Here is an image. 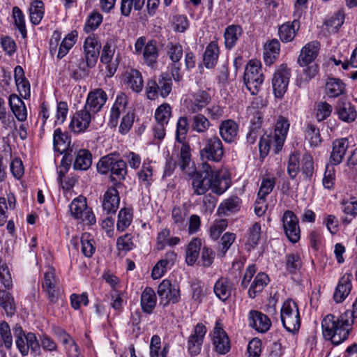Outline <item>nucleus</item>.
Wrapping results in <instances>:
<instances>
[{
    "instance_id": "f257e3e1",
    "label": "nucleus",
    "mask_w": 357,
    "mask_h": 357,
    "mask_svg": "<svg viewBox=\"0 0 357 357\" xmlns=\"http://www.w3.org/2000/svg\"><path fill=\"white\" fill-rule=\"evenodd\" d=\"M191 179L192 192L196 195H204L209 189L215 194L222 195L230 186L229 179L207 162L202 164Z\"/></svg>"
},
{
    "instance_id": "f03ea898",
    "label": "nucleus",
    "mask_w": 357,
    "mask_h": 357,
    "mask_svg": "<svg viewBox=\"0 0 357 357\" xmlns=\"http://www.w3.org/2000/svg\"><path fill=\"white\" fill-rule=\"evenodd\" d=\"M357 318V297L353 303V310L346 311L340 317L329 314L321 321L324 337L337 345L344 341L351 331L354 319Z\"/></svg>"
},
{
    "instance_id": "7ed1b4c3",
    "label": "nucleus",
    "mask_w": 357,
    "mask_h": 357,
    "mask_svg": "<svg viewBox=\"0 0 357 357\" xmlns=\"http://www.w3.org/2000/svg\"><path fill=\"white\" fill-rule=\"evenodd\" d=\"M97 171L105 175L110 172V180L115 185H121V181L126 178L128 173L127 164L122 159H116L113 155L109 154L100 158L96 165Z\"/></svg>"
},
{
    "instance_id": "20e7f679",
    "label": "nucleus",
    "mask_w": 357,
    "mask_h": 357,
    "mask_svg": "<svg viewBox=\"0 0 357 357\" xmlns=\"http://www.w3.org/2000/svg\"><path fill=\"white\" fill-rule=\"evenodd\" d=\"M243 79L246 88L251 94H257L264 80L260 62L258 61H250L247 64Z\"/></svg>"
},
{
    "instance_id": "39448f33",
    "label": "nucleus",
    "mask_w": 357,
    "mask_h": 357,
    "mask_svg": "<svg viewBox=\"0 0 357 357\" xmlns=\"http://www.w3.org/2000/svg\"><path fill=\"white\" fill-rule=\"evenodd\" d=\"M224 153L222 142L218 136L204 139L203 147L199 151L200 158L204 161V162L207 161L218 162L222 159Z\"/></svg>"
},
{
    "instance_id": "423d86ee",
    "label": "nucleus",
    "mask_w": 357,
    "mask_h": 357,
    "mask_svg": "<svg viewBox=\"0 0 357 357\" xmlns=\"http://www.w3.org/2000/svg\"><path fill=\"white\" fill-rule=\"evenodd\" d=\"M280 317L283 326L287 331L294 333L298 331L301 319L298 308L295 302L289 300L283 303Z\"/></svg>"
},
{
    "instance_id": "0eeeda50",
    "label": "nucleus",
    "mask_w": 357,
    "mask_h": 357,
    "mask_svg": "<svg viewBox=\"0 0 357 357\" xmlns=\"http://www.w3.org/2000/svg\"><path fill=\"white\" fill-rule=\"evenodd\" d=\"M281 221L287 238L293 243H297L301 238L298 217L293 211L287 210L283 213Z\"/></svg>"
},
{
    "instance_id": "6e6552de",
    "label": "nucleus",
    "mask_w": 357,
    "mask_h": 357,
    "mask_svg": "<svg viewBox=\"0 0 357 357\" xmlns=\"http://www.w3.org/2000/svg\"><path fill=\"white\" fill-rule=\"evenodd\" d=\"M291 75L286 64L280 65L273 74L272 86L276 98H281L286 93Z\"/></svg>"
},
{
    "instance_id": "1a4fd4ad",
    "label": "nucleus",
    "mask_w": 357,
    "mask_h": 357,
    "mask_svg": "<svg viewBox=\"0 0 357 357\" xmlns=\"http://www.w3.org/2000/svg\"><path fill=\"white\" fill-rule=\"evenodd\" d=\"M160 304L167 306L170 303H176L180 300V289L178 285L172 284L167 279L163 280L158 285L157 290Z\"/></svg>"
},
{
    "instance_id": "9d476101",
    "label": "nucleus",
    "mask_w": 357,
    "mask_h": 357,
    "mask_svg": "<svg viewBox=\"0 0 357 357\" xmlns=\"http://www.w3.org/2000/svg\"><path fill=\"white\" fill-rule=\"evenodd\" d=\"M116 52V45L107 43L102 47L100 54L101 63L106 64V77H112L118 68L120 56L116 54L114 59H113Z\"/></svg>"
},
{
    "instance_id": "9b49d317",
    "label": "nucleus",
    "mask_w": 357,
    "mask_h": 357,
    "mask_svg": "<svg viewBox=\"0 0 357 357\" xmlns=\"http://www.w3.org/2000/svg\"><path fill=\"white\" fill-rule=\"evenodd\" d=\"M96 114L89 109L85 105L74 114L70 127L75 132H80L87 129Z\"/></svg>"
},
{
    "instance_id": "f8f14e48",
    "label": "nucleus",
    "mask_w": 357,
    "mask_h": 357,
    "mask_svg": "<svg viewBox=\"0 0 357 357\" xmlns=\"http://www.w3.org/2000/svg\"><path fill=\"white\" fill-rule=\"evenodd\" d=\"M84 59L88 68H93L98 61L101 48L100 43L94 35L86 38L84 43Z\"/></svg>"
},
{
    "instance_id": "ddd939ff",
    "label": "nucleus",
    "mask_w": 357,
    "mask_h": 357,
    "mask_svg": "<svg viewBox=\"0 0 357 357\" xmlns=\"http://www.w3.org/2000/svg\"><path fill=\"white\" fill-rule=\"evenodd\" d=\"M206 333V328L202 324H197L195 326L188 340V350L190 356H195L200 353Z\"/></svg>"
},
{
    "instance_id": "4468645a",
    "label": "nucleus",
    "mask_w": 357,
    "mask_h": 357,
    "mask_svg": "<svg viewBox=\"0 0 357 357\" xmlns=\"http://www.w3.org/2000/svg\"><path fill=\"white\" fill-rule=\"evenodd\" d=\"M352 278V275L347 273L340 278L333 295V298L336 303H342L351 294Z\"/></svg>"
},
{
    "instance_id": "2eb2a0df",
    "label": "nucleus",
    "mask_w": 357,
    "mask_h": 357,
    "mask_svg": "<svg viewBox=\"0 0 357 357\" xmlns=\"http://www.w3.org/2000/svg\"><path fill=\"white\" fill-rule=\"evenodd\" d=\"M107 100V93L102 89H96L88 93L84 105L96 114L102 109Z\"/></svg>"
},
{
    "instance_id": "dca6fc26",
    "label": "nucleus",
    "mask_w": 357,
    "mask_h": 357,
    "mask_svg": "<svg viewBox=\"0 0 357 357\" xmlns=\"http://www.w3.org/2000/svg\"><path fill=\"white\" fill-rule=\"evenodd\" d=\"M320 49V43L313 40L307 43L301 51L298 58V63L301 66L305 67L312 63L317 58Z\"/></svg>"
},
{
    "instance_id": "f3484780",
    "label": "nucleus",
    "mask_w": 357,
    "mask_h": 357,
    "mask_svg": "<svg viewBox=\"0 0 357 357\" xmlns=\"http://www.w3.org/2000/svg\"><path fill=\"white\" fill-rule=\"evenodd\" d=\"M289 128V123L283 116H279L275 124L273 139L275 143V153L282 149Z\"/></svg>"
},
{
    "instance_id": "a211bd4d",
    "label": "nucleus",
    "mask_w": 357,
    "mask_h": 357,
    "mask_svg": "<svg viewBox=\"0 0 357 357\" xmlns=\"http://www.w3.org/2000/svg\"><path fill=\"white\" fill-rule=\"evenodd\" d=\"M249 326L259 333H266L271 326L270 319L261 312L250 310L248 314Z\"/></svg>"
},
{
    "instance_id": "6ab92c4d",
    "label": "nucleus",
    "mask_w": 357,
    "mask_h": 357,
    "mask_svg": "<svg viewBox=\"0 0 357 357\" xmlns=\"http://www.w3.org/2000/svg\"><path fill=\"white\" fill-rule=\"evenodd\" d=\"M120 204L119 193L116 187H109L105 192L102 201V208L107 214L114 213Z\"/></svg>"
},
{
    "instance_id": "aec40b11",
    "label": "nucleus",
    "mask_w": 357,
    "mask_h": 357,
    "mask_svg": "<svg viewBox=\"0 0 357 357\" xmlns=\"http://www.w3.org/2000/svg\"><path fill=\"white\" fill-rule=\"evenodd\" d=\"M213 344L216 351L220 354H225L230 349L229 338L221 325L216 322L213 332Z\"/></svg>"
},
{
    "instance_id": "412c9836",
    "label": "nucleus",
    "mask_w": 357,
    "mask_h": 357,
    "mask_svg": "<svg viewBox=\"0 0 357 357\" xmlns=\"http://www.w3.org/2000/svg\"><path fill=\"white\" fill-rule=\"evenodd\" d=\"M219 133L226 143H232L237 139L238 125L232 119L224 120L219 126Z\"/></svg>"
},
{
    "instance_id": "4be33fe9",
    "label": "nucleus",
    "mask_w": 357,
    "mask_h": 357,
    "mask_svg": "<svg viewBox=\"0 0 357 357\" xmlns=\"http://www.w3.org/2000/svg\"><path fill=\"white\" fill-rule=\"evenodd\" d=\"M127 104V96L124 93L118 94L110 112L109 125L111 127L117 126L120 115L125 112Z\"/></svg>"
},
{
    "instance_id": "5701e85b",
    "label": "nucleus",
    "mask_w": 357,
    "mask_h": 357,
    "mask_svg": "<svg viewBox=\"0 0 357 357\" xmlns=\"http://www.w3.org/2000/svg\"><path fill=\"white\" fill-rule=\"evenodd\" d=\"M43 287L46 290L49 299L53 303L56 302L58 298L59 291L56 289V280L54 268L48 267L47 271L45 273Z\"/></svg>"
},
{
    "instance_id": "b1692460",
    "label": "nucleus",
    "mask_w": 357,
    "mask_h": 357,
    "mask_svg": "<svg viewBox=\"0 0 357 357\" xmlns=\"http://www.w3.org/2000/svg\"><path fill=\"white\" fill-rule=\"evenodd\" d=\"M291 22H286L282 24L278 29V34L280 38L283 43H289L294 40L297 31L300 28V22L298 17Z\"/></svg>"
},
{
    "instance_id": "393cba45",
    "label": "nucleus",
    "mask_w": 357,
    "mask_h": 357,
    "mask_svg": "<svg viewBox=\"0 0 357 357\" xmlns=\"http://www.w3.org/2000/svg\"><path fill=\"white\" fill-rule=\"evenodd\" d=\"M126 83L133 92L140 93L144 88L142 73L137 69L131 68L126 72Z\"/></svg>"
},
{
    "instance_id": "a878e982",
    "label": "nucleus",
    "mask_w": 357,
    "mask_h": 357,
    "mask_svg": "<svg viewBox=\"0 0 357 357\" xmlns=\"http://www.w3.org/2000/svg\"><path fill=\"white\" fill-rule=\"evenodd\" d=\"M234 284L227 278H221L216 281L213 291L216 296L222 301H227L231 295Z\"/></svg>"
},
{
    "instance_id": "bb28decb",
    "label": "nucleus",
    "mask_w": 357,
    "mask_h": 357,
    "mask_svg": "<svg viewBox=\"0 0 357 357\" xmlns=\"http://www.w3.org/2000/svg\"><path fill=\"white\" fill-rule=\"evenodd\" d=\"M211 101V96L206 91H199L193 95V100L188 105V110L192 114L197 113Z\"/></svg>"
},
{
    "instance_id": "cd10ccee",
    "label": "nucleus",
    "mask_w": 357,
    "mask_h": 357,
    "mask_svg": "<svg viewBox=\"0 0 357 357\" xmlns=\"http://www.w3.org/2000/svg\"><path fill=\"white\" fill-rule=\"evenodd\" d=\"M73 169L85 171L90 168L92 164V155L89 150L79 149L74 153Z\"/></svg>"
},
{
    "instance_id": "c85d7f7f",
    "label": "nucleus",
    "mask_w": 357,
    "mask_h": 357,
    "mask_svg": "<svg viewBox=\"0 0 357 357\" xmlns=\"http://www.w3.org/2000/svg\"><path fill=\"white\" fill-rule=\"evenodd\" d=\"M348 142L346 138L335 139L333 142V149L331 153V161L334 165H339L346 153Z\"/></svg>"
},
{
    "instance_id": "c756f323",
    "label": "nucleus",
    "mask_w": 357,
    "mask_h": 357,
    "mask_svg": "<svg viewBox=\"0 0 357 357\" xmlns=\"http://www.w3.org/2000/svg\"><path fill=\"white\" fill-rule=\"evenodd\" d=\"M338 117L344 122H352L356 117V111L354 106L348 101L341 100L337 106Z\"/></svg>"
},
{
    "instance_id": "7c9ffc66",
    "label": "nucleus",
    "mask_w": 357,
    "mask_h": 357,
    "mask_svg": "<svg viewBox=\"0 0 357 357\" xmlns=\"http://www.w3.org/2000/svg\"><path fill=\"white\" fill-rule=\"evenodd\" d=\"M157 297L151 287H146L141 295V306L142 310L148 314L153 312L155 307Z\"/></svg>"
},
{
    "instance_id": "2f4dec72",
    "label": "nucleus",
    "mask_w": 357,
    "mask_h": 357,
    "mask_svg": "<svg viewBox=\"0 0 357 357\" xmlns=\"http://www.w3.org/2000/svg\"><path fill=\"white\" fill-rule=\"evenodd\" d=\"M243 33V29L240 25L231 24L228 26L224 33L225 44L226 48L230 50L233 48L238 38Z\"/></svg>"
},
{
    "instance_id": "473e14b6",
    "label": "nucleus",
    "mask_w": 357,
    "mask_h": 357,
    "mask_svg": "<svg viewBox=\"0 0 357 357\" xmlns=\"http://www.w3.org/2000/svg\"><path fill=\"white\" fill-rule=\"evenodd\" d=\"M70 144V138L66 132H62L60 128H56L54 132L53 144L55 151L63 153L68 149Z\"/></svg>"
},
{
    "instance_id": "72a5a7b5",
    "label": "nucleus",
    "mask_w": 357,
    "mask_h": 357,
    "mask_svg": "<svg viewBox=\"0 0 357 357\" xmlns=\"http://www.w3.org/2000/svg\"><path fill=\"white\" fill-rule=\"evenodd\" d=\"M262 116L257 114L251 119V125L246 135L247 142L253 144L259 137H261L263 130L261 129Z\"/></svg>"
},
{
    "instance_id": "f704fd0d",
    "label": "nucleus",
    "mask_w": 357,
    "mask_h": 357,
    "mask_svg": "<svg viewBox=\"0 0 357 357\" xmlns=\"http://www.w3.org/2000/svg\"><path fill=\"white\" fill-rule=\"evenodd\" d=\"M144 63L151 67L156 64L159 56L157 42L154 40H149L142 52Z\"/></svg>"
},
{
    "instance_id": "c9c22d12",
    "label": "nucleus",
    "mask_w": 357,
    "mask_h": 357,
    "mask_svg": "<svg viewBox=\"0 0 357 357\" xmlns=\"http://www.w3.org/2000/svg\"><path fill=\"white\" fill-rule=\"evenodd\" d=\"M269 278L264 273H259L252 281L249 289L248 296L251 298H255L259 293H261L264 287L268 284Z\"/></svg>"
},
{
    "instance_id": "e433bc0d",
    "label": "nucleus",
    "mask_w": 357,
    "mask_h": 357,
    "mask_svg": "<svg viewBox=\"0 0 357 357\" xmlns=\"http://www.w3.org/2000/svg\"><path fill=\"white\" fill-rule=\"evenodd\" d=\"M219 47L216 42H211L206 47L204 54V64L207 68H213L218 61Z\"/></svg>"
},
{
    "instance_id": "4c0bfd02",
    "label": "nucleus",
    "mask_w": 357,
    "mask_h": 357,
    "mask_svg": "<svg viewBox=\"0 0 357 357\" xmlns=\"http://www.w3.org/2000/svg\"><path fill=\"white\" fill-rule=\"evenodd\" d=\"M280 52V43L278 40L273 39L266 43L264 49V60L266 65L273 63Z\"/></svg>"
},
{
    "instance_id": "58836bf2",
    "label": "nucleus",
    "mask_w": 357,
    "mask_h": 357,
    "mask_svg": "<svg viewBox=\"0 0 357 357\" xmlns=\"http://www.w3.org/2000/svg\"><path fill=\"white\" fill-rule=\"evenodd\" d=\"M202 248V240L199 238H194L188 243L185 252V261L192 266L198 259L199 253Z\"/></svg>"
},
{
    "instance_id": "ea45409f",
    "label": "nucleus",
    "mask_w": 357,
    "mask_h": 357,
    "mask_svg": "<svg viewBox=\"0 0 357 357\" xmlns=\"http://www.w3.org/2000/svg\"><path fill=\"white\" fill-rule=\"evenodd\" d=\"M345 85L337 78H328L326 84V93L331 98H336L344 93Z\"/></svg>"
},
{
    "instance_id": "a19ab883",
    "label": "nucleus",
    "mask_w": 357,
    "mask_h": 357,
    "mask_svg": "<svg viewBox=\"0 0 357 357\" xmlns=\"http://www.w3.org/2000/svg\"><path fill=\"white\" fill-rule=\"evenodd\" d=\"M86 199L79 196L73 200L70 204V211L74 218L79 220L82 214L88 209Z\"/></svg>"
},
{
    "instance_id": "79ce46f5",
    "label": "nucleus",
    "mask_w": 357,
    "mask_h": 357,
    "mask_svg": "<svg viewBox=\"0 0 357 357\" xmlns=\"http://www.w3.org/2000/svg\"><path fill=\"white\" fill-rule=\"evenodd\" d=\"M44 3L40 0L33 1L29 8L30 20L33 24H38L44 16Z\"/></svg>"
},
{
    "instance_id": "37998d69",
    "label": "nucleus",
    "mask_w": 357,
    "mask_h": 357,
    "mask_svg": "<svg viewBox=\"0 0 357 357\" xmlns=\"http://www.w3.org/2000/svg\"><path fill=\"white\" fill-rule=\"evenodd\" d=\"M211 126L209 120L203 114H197L192 116L191 128L198 133L206 132Z\"/></svg>"
},
{
    "instance_id": "c03bdc74",
    "label": "nucleus",
    "mask_w": 357,
    "mask_h": 357,
    "mask_svg": "<svg viewBox=\"0 0 357 357\" xmlns=\"http://www.w3.org/2000/svg\"><path fill=\"white\" fill-rule=\"evenodd\" d=\"M0 306L5 310L8 316H12L15 312V305L12 295L4 290H0Z\"/></svg>"
},
{
    "instance_id": "a18cd8bd",
    "label": "nucleus",
    "mask_w": 357,
    "mask_h": 357,
    "mask_svg": "<svg viewBox=\"0 0 357 357\" xmlns=\"http://www.w3.org/2000/svg\"><path fill=\"white\" fill-rule=\"evenodd\" d=\"M139 182L144 183L146 186H149L153 181V167L151 162L144 161L141 169L137 173Z\"/></svg>"
},
{
    "instance_id": "49530a36",
    "label": "nucleus",
    "mask_w": 357,
    "mask_h": 357,
    "mask_svg": "<svg viewBox=\"0 0 357 357\" xmlns=\"http://www.w3.org/2000/svg\"><path fill=\"white\" fill-rule=\"evenodd\" d=\"M132 220V213L130 209L122 208L118 215V221L116 224L117 229L123 231L131 224Z\"/></svg>"
},
{
    "instance_id": "de8ad7c7",
    "label": "nucleus",
    "mask_w": 357,
    "mask_h": 357,
    "mask_svg": "<svg viewBox=\"0 0 357 357\" xmlns=\"http://www.w3.org/2000/svg\"><path fill=\"white\" fill-rule=\"evenodd\" d=\"M286 270L290 273H295L299 271L302 266L301 257L297 253H290L285 257Z\"/></svg>"
},
{
    "instance_id": "09e8293b",
    "label": "nucleus",
    "mask_w": 357,
    "mask_h": 357,
    "mask_svg": "<svg viewBox=\"0 0 357 357\" xmlns=\"http://www.w3.org/2000/svg\"><path fill=\"white\" fill-rule=\"evenodd\" d=\"M146 0H121V13L124 16H129L132 7L136 10L142 9Z\"/></svg>"
},
{
    "instance_id": "8fccbe9b",
    "label": "nucleus",
    "mask_w": 357,
    "mask_h": 357,
    "mask_svg": "<svg viewBox=\"0 0 357 357\" xmlns=\"http://www.w3.org/2000/svg\"><path fill=\"white\" fill-rule=\"evenodd\" d=\"M76 38L77 34H75L73 32L68 34L63 38L59 48V52L57 54L58 59H62L67 54L69 50L75 44Z\"/></svg>"
},
{
    "instance_id": "3c124183",
    "label": "nucleus",
    "mask_w": 357,
    "mask_h": 357,
    "mask_svg": "<svg viewBox=\"0 0 357 357\" xmlns=\"http://www.w3.org/2000/svg\"><path fill=\"white\" fill-rule=\"evenodd\" d=\"M186 213L185 210L178 206H174L172 211V217L174 221V225L178 228V230H185L187 222L185 220Z\"/></svg>"
},
{
    "instance_id": "603ef678",
    "label": "nucleus",
    "mask_w": 357,
    "mask_h": 357,
    "mask_svg": "<svg viewBox=\"0 0 357 357\" xmlns=\"http://www.w3.org/2000/svg\"><path fill=\"white\" fill-rule=\"evenodd\" d=\"M13 17L15 26L20 31L23 38L26 37V29L25 26L24 16L21 9L15 6L13 8Z\"/></svg>"
},
{
    "instance_id": "864d4df0",
    "label": "nucleus",
    "mask_w": 357,
    "mask_h": 357,
    "mask_svg": "<svg viewBox=\"0 0 357 357\" xmlns=\"http://www.w3.org/2000/svg\"><path fill=\"white\" fill-rule=\"evenodd\" d=\"M189 130V123L187 117L181 116L176 123V139L183 142L185 139L186 134Z\"/></svg>"
},
{
    "instance_id": "5fc2aeb1",
    "label": "nucleus",
    "mask_w": 357,
    "mask_h": 357,
    "mask_svg": "<svg viewBox=\"0 0 357 357\" xmlns=\"http://www.w3.org/2000/svg\"><path fill=\"white\" fill-rule=\"evenodd\" d=\"M25 337L27 347V355L29 350L34 356H40L41 354L40 342L37 340L36 335L33 333H28Z\"/></svg>"
},
{
    "instance_id": "6e6d98bb",
    "label": "nucleus",
    "mask_w": 357,
    "mask_h": 357,
    "mask_svg": "<svg viewBox=\"0 0 357 357\" xmlns=\"http://www.w3.org/2000/svg\"><path fill=\"white\" fill-rule=\"evenodd\" d=\"M172 115V108L169 104L165 103L159 106L155 112L156 122L167 124Z\"/></svg>"
},
{
    "instance_id": "4d7b16f0",
    "label": "nucleus",
    "mask_w": 357,
    "mask_h": 357,
    "mask_svg": "<svg viewBox=\"0 0 357 357\" xmlns=\"http://www.w3.org/2000/svg\"><path fill=\"white\" fill-rule=\"evenodd\" d=\"M236 239V234L231 232H226L220 238L218 252L223 257L230 248Z\"/></svg>"
},
{
    "instance_id": "13d9d810",
    "label": "nucleus",
    "mask_w": 357,
    "mask_h": 357,
    "mask_svg": "<svg viewBox=\"0 0 357 357\" xmlns=\"http://www.w3.org/2000/svg\"><path fill=\"white\" fill-rule=\"evenodd\" d=\"M272 145L275 149L273 136H272L271 134L263 135L260 137V141L259 143V149L261 156L264 157L267 155Z\"/></svg>"
},
{
    "instance_id": "bf43d9fd",
    "label": "nucleus",
    "mask_w": 357,
    "mask_h": 357,
    "mask_svg": "<svg viewBox=\"0 0 357 357\" xmlns=\"http://www.w3.org/2000/svg\"><path fill=\"white\" fill-rule=\"evenodd\" d=\"M305 139L311 146H319L321 142L319 130L312 125H309L306 130Z\"/></svg>"
},
{
    "instance_id": "052dcab7",
    "label": "nucleus",
    "mask_w": 357,
    "mask_h": 357,
    "mask_svg": "<svg viewBox=\"0 0 357 357\" xmlns=\"http://www.w3.org/2000/svg\"><path fill=\"white\" fill-rule=\"evenodd\" d=\"M261 238V225L255 222L248 230V243L252 248L258 245Z\"/></svg>"
},
{
    "instance_id": "680f3d73",
    "label": "nucleus",
    "mask_w": 357,
    "mask_h": 357,
    "mask_svg": "<svg viewBox=\"0 0 357 357\" xmlns=\"http://www.w3.org/2000/svg\"><path fill=\"white\" fill-rule=\"evenodd\" d=\"M181 143L182 144L180 150L178 165L182 170H184L189 165L190 161V147L188 144L184 142Z\"/></svg>"
},
{
    "instance_id": "e2e57ef3",
    "label": "nucleus",
    "mask_w": 357,
    "mask_h": 357,
    "mask_svg": "<svg viewBox=\"0 0 357 357\" xmlns=\"http://www.w3.org/2000/svg\"><path fill=\"white\" fill-rule=\"evenodd\" d=\"M167 54L173 63H178L183 56V48L179 43H169L167 45Z\"/></svg>"
},
{
    "instance_id": "0e129e2a",
    "label": "nucleus",
    "mask_w": 357,
    "mask_h": 357,
    "mask_svg": "<svg viewBox=\"0 0 357 357\" xmlns=\"http://www.w3.org/2000/svg\"><path fill=\"white\" fill-rule=\"evenodd\" d=\"M299 170V154L298 153H293L289 155L287 172L291 178H294Z\"/></svg>"
},
{
    "instance_id": "69168bd1",
    "label": "nucleus",
    "mask_w": 357,
    "mask_h": 357,
    "mask_svg": "<svg viewBox=\"0 0 357 357\" xmlns=\"http://www.w3.org/2000/svg\"><path fill=\"white\" fill-rule=\"evenodd\" d=\"M102 22V15L98 12L93 11L89 16L84 29L87 32L90 31H93L100 26Z\"/></svg>"
},
{
    "instance_id": "338daca9",
    "label": "nucleus",
    "mask_w": 357,
    "mask_h": 357,
    "mask_svg": "<svg viewBox=\"0 0 357 357\" xmlns=\"http://www.w3.org/2000/svg\"><path fill=\"white\" fill-rule=\"evenodd\" d=\"M275 185V178H264L261 183L257 197L266 198L273 190Z\"/></svg>"
},
{
    "instance_id": "774afa93",
    "label": "nucleus",
    "mask_w": 357,
    "mask_h": 357,
    "mask_svg": "<svg viewBox=\"0 0 357 357\" xmlns=\"http://www.w3.org/2000/svg\"><path fill=\"white\" fill-rule=\"evenodd\" d=\"M93 240L89 238L88 234H84L81 237L82 252L86 257H91L95 252L93 244Z\"/></svg>"
}]
</instances>
